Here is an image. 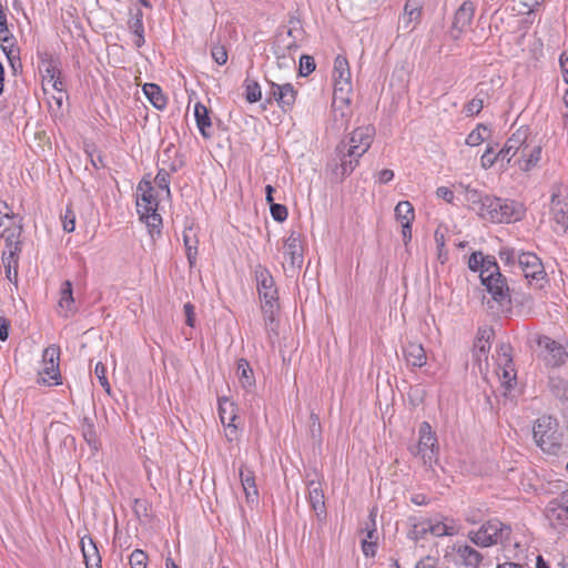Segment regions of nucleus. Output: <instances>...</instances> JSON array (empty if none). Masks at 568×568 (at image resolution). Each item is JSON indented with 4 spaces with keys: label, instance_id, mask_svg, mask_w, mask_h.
Masks as SVG:
<instances>
[{
    "label": "nucleus",
    "instance_id": "1",
    "mask_svg": "<svg viewBox=\"0 0 568 568\" xmlns=\"http://www.w3.org/2000/svg\"><path fill=\"white\" fill-rule=\"evenodd\" d=\"M374 136L375 128L365 125L356 128L347 140H342L327 164L333 173L341 178L348 176L358 165L359 159L369 150Z\"/></svg>",
    "mask_w": 568,
    "mask_h": 568
},
{
    "label": "nucleus",
    "instance_id": "2",
    "mask_svg": "<svg viewBox=\"0 0 568 568\" xmlns=\"http://www.w3.org/2000/svg\"><path fill=\"white\" fill-rule=\"evenodd\" d=\"M532 437L535 444L545 453L558 456L562 450L564 435L556 418L544 415L534 424Z\"/></svg>",
    "mask_w": 568,
    "mask_h": 568
},
{
    "label": "nucleus",
    "instance_id": "3",
    "mask_svg": "<svg viewBox=\"0 0 568 568\" xmlns=\"http://www.w3.org/2000/svg\"><path fill=\"white\" fill-rule=\"evenodd\" d=\"M485 201L479 216L491 223H513L524 216L523 205L514 200L490 195Z\"/></svg>",
    "mask_w": 568,
    "mask_h": 568
},
{
    "label": "nucleus",
    "instance_id": "4",
    "mask_svg": "<svg viewBox=\"0 0 568 568\" xmlns=\"http://www.w3.org/2000/svg\"><path fill=\"white\" fill-rule=\"evenodd\" d=\"M491 270L484 271L481 284L486 287L491 298L503 308L510 310L511 296L507 278L500 273L497 263H490Z\"/></svg>",
    "mask_w": 568,
    "mask_h": 568
},
{
    "label": "nucleus",
    "instance_id": "5",
    "mask_svg": "<svg viewBox=\"0 0 568 568\" xmlns=\"http://www.w3.org/2000/svg\"><path fill=\"white\" fill-rule=\"evenodd\" d=\"M550 215L554 231L558 234L568 230V186L556 182L550 187Z\"/></svg>",
    "mask_w": 568,
    "mask_h": 568
},
{
    "label": "nucleus",
    "instance_id": "6",
    "mask_svg": "<svg viewBox=\"0 0 568 568\" xmlns=\"http://www.w3.org/2000/svg\"><path fill=\"white\" fill-rule=\"evenodd\" d=\"M0 48L12 70L16 72L21 69L20 48L17 45L12 26L9 24L8 9L4 6H0Z\"/></svg>",
    "mask_w": 568,
    "mask_h": 568
},
{
    "label": "nucleus",
    "instance_id": "7",
    "mask_svg": "<svg viewBox=\"0 0 568 568\" xmlns=\"http://www.w3.org/2000/svg\"><path fill=\"white\" fill-rule=\"evenodd\" d=\"M21 233L22 217L13 211L0 221V236L6 241V246L11 257L21 250Z\"/></svg>",
    "mask_w": 568,
    "mask_h": 568
},
{
    "label": "nucleus",
    "instance_id": "8",
    "mask_svg": "<svg viewBox=\"0 0 568 568\" xmlns=\"http://www.w3.org/2000/svg\"><path fill=\"white\" fill-rule=\"evenodd\" d=\"M419 438L416 447V455L423 458L425 465L432 466L437 462L438 444L436 434L433 432L428 422H423L419 426Z\"/></svg>",
    "mask_w": 568,
    "mask_h": 568
},
{
    "label": "nucleus",
    "instance_id": "9",
    "mask_svg": "<svg viewBox=\"0 0 568 568\" xmlns=\"http://www.w3.org/2000/svg\"><path fill=\"white\" fill-rule=\"evenodd\" d=\"M60 347L52 344L43 349L42 363L43 368L40 375L43 377L39 381L48 385H61V373H60Z\"/></svg>",
    "mask_w": 568,
    "mask_h": 568
},
{
    "label": "nucleus",
    "instance_id": "10",
    "mask_svg": "<svg viewBox=\"0 0 568 568\" xmlns=\"http://www.w3.org/2000/svg\"><path fill=\"white\" fill-rule=\"evenodd\" d=\"M351 99L348 95L333 94L332 113L329 119V129L335 133L347 130L352 118Z\"/></svg>",
    "mask_w": 568,
    "mask_h": 568
},
{
    "label": "nucleus",
    "instance_id": "11",
    "mask_svg": "<svg viewBox=\"0 0 568 568\" xmlns=\"http://www.w3.org/2000/svg\"><path fill=\"white\" fill-rule=\"evenodd\" d=\"M525 278L529 284L535 282L536 286L542 287V282L546 281V271L540 257L534 252H524L518 264Z\"/></svg>",
    "mask_w": 568,
    "mask_h": 568
},
{
    "label": "nucleus",
    "instance_id": "12",
    "mask_svg": "<svg viewBox=\"0 0 568 568\" xmlns=\"http://www.w3.org/2000/svg\"><path fill=\"white\" fill-rule=\"evenodd\" d=\"M256 287L262 303L278 302V292L275 281L267 267L257 264L254 268Z\"/></svg>",
    "mask_w": 568,
    "mask_h": 568
},
{
    "label": "nucleus",
    "instance_id": "13",
    "mask_svg": "<svg viewBox=\"0 0 568 568\" xmlns=\"http://www.w3.org/2000/svg\"><path fill=\"white\" fill-rule=\"evenodd\" d=\"M283 252L286 265L295 271L301 268L304 262V250L302 245V235L296 231H291L284 241Z\"/></svg>",
    "mask_w": 568,
    "mask_h": 568
},
{
    "label": "nucleus",
    "instance_id": "14",
    "mask_svg": "<svg viewBox=\"0 0 568 568\" xmlns=\"http://www.w3.org/2000/svg\"><path fill=\"white\" fill-rule=\"evenodd\" d=\"M546 517L555 529L568 527V489L548 503Z\"/></svg>",
    "mask_w": 568,
    "mask_h": 568
},
{
    "label": "nucleus",
    "instance_id": "15",
    "mask_svg": "<svg viewBox=\"0 0 568 568\" xmlns=\"http://www.w3.org/2000/svg\"><path fill=\"white\" fill-rule=\"evenodd\" d=\"M334 95H348L352 91L351 70L348 61L343 55H337L333 68Z\"/></svg>",
    "mask_w": 568,
    "mask_h": 568
},
{
    "label": "nucleus",
    "instance_id": "16",
    "mask_svg": "<svg viewBox=\"0 0 568 568\" xmlns=\"http://www.w3.org/2000/svg\"><path fill=\"white\" fill-rule=\"evenodd\" d=\"M266 99L267 103L275 101L282 111L287 112L292 110L295 101L297 91L291 83L277 84L270 81V92Z\"/></svg>",
    "mask_w": 568,
    "mask_h": 568
},
{
    "label": "nucleus",
    "instance_id": "17",
    "mask_svg": "<svg viewBox=\"0 0 568 568\" xmlns=\"http://www.w3.org/2000/svg\"><path fill=\"white\" fill-rule=\"evenodd\" d=\"M529 135L528 128L520 126L507 139L504 146L498 151L501 162L509 163L511 159L526 145Z\"/></svg>",
    "mask_w": 568,
    "mask_h": 568
},
{
    "label": "nucleus",
    "instance_id": "18",
    "mask_svg": "<svg viewBox=\"0 0 568 568\" xmlns=\"http://www.w3.org/2000/svg\"><path fill=\"white\" fill-rule=\"evenodd\" d=\"M476 7L471 1H464L456 10L452 26V37L454 39H459L460 34L469 28Z\"/></svg>",
    "mask_w": 568,
    "mask_h": 568
},
{
    "label": "nucleus",
    "instance_id": "19",
    "mask_svg": "<svg viewBox=\"0 0 568 568\" xmlns=\"http://www.w3.org/2000/svg\"><path fill=\"white\" fill-rule=\"evenodd\" d=\"M396 221L402 225V236L407 245L412 240V223L415 220V210L409 201H400L394 210Z\"/></svg>",
    "mask_w": 568,
    "mask_h": 568
},
{
    "label": "nucleus",
    "instance_id": "20",
    "mask_svg": "<svg viewBox=\"0 0 568 568\" xmlns=\"http://www.w3.org/2000/svg\"><path fill=\"white\" fill-rule=\"evenodd\" d=\"M151 175L148 174L139 182L136 192L139 200L136 202L138 210H151L159 207V200L155 195L154 187L152 186Z\"/></svg>",
    "mask_w": 568,
    "mask_h": 568
},
{
    "label": "nucleus",
    "instance_id": "21",
    "mask_svg": "<svg viewBox=\"0 0 568 568\" xmlns=\"http://www.w3.org/2000/svg\"><path fill=\"white\" fill-rule=\"evenodd\" d=\"M539 345L545 347V361L547 365L557 367L566 362L568 353L558 342L545 336L539 339Z\"/></svg>",
    "mask_w": 568,
    "mask_h": 568
},
{
    "label": "nucleus",
    "instance_id": "22",
    "mask_svg": "<svg viewBox=\"0 0 568 568\" xmlns=\"http://www.w3.org/2000/svg\"><path fill=\"white\" fill-rule=\"evenodd\" d=\"M423 13V4L420 0H406L404 12L400 17V27L410 32L420 22Z\"/></svg>",
    "mask_w": 568,
    "mask_h": 568
},
{
    "label": "nucleus",
    "instance_id": "23",
    "mask_svg": "<svg viewBox=\"0 0 568 568\" xmlns=\"http://www.w3.org/2000/svg\"><path fill=\"white\" fill-rule=\"evenodd\" d=\"M278 311V302L274 303H262V313L265 324V329L268 336V339L272 344H274V339L277 338L278 332V321L276 318V314Z\"/></svg>",
    "mask_w": 568,
    "mask_h": 568
},
{
    "label": "nucleus",
    "instance_id": "24",
    "mask_svg": "<svg viewBox=\"0 0 568 568\" xmlns=\"http://www.w3.org/2000/svg\"><path fill=\"white\" fill-rule=\"evenodd\" d=\"M80 545L87 568H102L101 556L92 535H83Z\"/></svg>",
    "mask_w": 568,
    "mask_h": 568
},
{
    "label": "nucleus",
    "instance_id": "25",
    "mask_svg": "<svg viewBox=\"0 0 568 568\" xmlns=\"http://www.w3.org/2000/svg\"><path fill=\"white\" fill-rule=\"evenodd\" d=\"M494 335V332L489 327L479 328L474 342V356L477 362H481L483 359L487 362L488 353L490 349V338Z\"/></svg>",
    "mask_w": 568,
    "mask_h": 568
},
{
    "label": "nucleus",
    "instance_id": "26",
    "mask_svg": "<svg viewBox=\"0 0 568 568\" xmlns=\"http://www.w3.org/2000/svg\"><path fill=\"white\" fill-rule=\"evenodd\" d=\"M308 503L311 508L321 520L326 516L325 497L321 486V483L310 481L308 484Z\"/></svg>",
    "mask_w": 568,
    "mask_h": 568
},
{
    "label": "nucleus",
    "instance_id": "27",
    "mask_svg": "<svg viewBox=\"0 0 568 568\" xmlns=\"http://www.w3.org/2000/svg\"><path fill=\"white\" fill-rule=\"evenodd\" d=\"M403 353L407 365L413 368H420L426 364V352L419 343H407L403 348Z\"/></svg>",
    "mask_w": 568,
    "mask_h": 568
},
{
    "label": "nucleus",
    "instance_id": "28",
    "mask_svg": "<svg viewBox=\"0 0 568 568\" xmlns=\"http://www.w3.org/2000/svg\"><path fill=\"white\" fill-rule=\"evenodd\" d=\"M240 478L247 504H256L258 500V490L253 470L242 467L240 469Z\"/></svg>",
    "mask_w": 568,
    "mask_h": 568
},
{
    "label": "nucleus",
    "instance_id": "29",
    "mask_svg": "<svg viewBox=\"0 0 568 568\" xmlns=\"http://www.w3.org/2000/svg\"><path fill=\"white\" fill-rule=\"evenodd\" d=\"M194 118L196 126L204 139L212 136L211 128L212 122L210 118L209 109L201 102H196L194 105Z\"/></svg>",
    "mask_w": 568,
    "mask_h": 568
},
{
    "label": "nucleus",
    "instance_id": "30",
    "mask_svg": "<svg viewBox=\"0 0 568 568\" xmlns=\"http://www.w3.org/2000/svg\"><path fill=\"white\" fill-rule=\"evenodd\" d=\"M142 91L145 94L149 102L156 109V110H164L168 105V98L163 93L160 85L155 83H145L142 87Z\"/></svg>",
    "mask_w": 568,
    "mask_h": 568
},
{
    "label": "nucleus",
    "instance_id": "31",
    "mask_svg": "<svg viewBox=\"0 0 568 568\" xmlns=\"http://www.w3.org/2000/svg\"><path fill=\"white\" fill-rule=\"evenodd\" d=\"M236 376L241 386L251 392L255 386V377L250 363L245 358H240L236 366Z\"/></svg>",
    "mask_w": 568,
    "mask_h": 568
},
{
    "label": "nucleus",
    "instance_id": "32",
    "mask_svg": "<svg viewBox=\"0 0 568 568\" xmlns=\"http://www.w3.org/2000/svg\"><path fill=\"white\" fill-rule=\"evenodd\" d=\"M454 520L446 519L445 521L440 519H426L419 525H414L415 531L414 532H448V530H453Z\"/></svg>",
    "mask_w": 568,
    "mask_h": 568
},
{
    "label": "nucleus",
    "instance_id": "33",
    "mask_svg": "<svg viewBox=\"0 0 568 568\" xmlns=\"http://www.w3.org/2000/svg\"><path fill=\"white\" fill-rule=\"evenodd\" d=\"M140 219L146 224L149 233L152 237L161 234L162 217L158 213V209L141 210L139 209Z\"/></svg>",
    "mask_w": 568,
    "mask_h": 568
},
{
    "label": "nucleus",
    "instance_id": "34",
    "mask_svg": "<svg viewBox=\"0 0 568 568\" xmlns=\"http://www.w3.org/2000/svg\"><path fill=\"white\" fill-rule=\"evenodd\" d=\"M490 263H497L494 256H484L481 252H474L469 256L468 267L473 272H479V277L481 278L484 271L488 270V266H491ZM489 270L491 268L489 267Z\"/></svg>",
    "mask_w": 568,
    "mask_h": 568
},
{
    "label": "nucleus",
    "instance_id": "35",
    "mask_svg": "<svg viewBox=\"0 0 568 568\" xmlns=\"http://www.w3.org/2000/svg\"><path fill=\"white\" fill-rule=\"evenodd\" d=\"M460 186L464 189L467 202L471 205V207L479 215L481 212V209L484 207V203L486 204L485 199L489 197L490 194H484L480 191H478L477 189L471 187L470 185L460 184Z\"/></svg>",
    "mask_w": 568,
    "mask_h": 568
},
{
    "label": "nucleus",
    "instance_id": "36",
    "mask_svg": "<svg viewBox=\"0 0 568 568\" xmlns=\"http://www.w3.org/2000/svg\"><path fill=\"white\" fill-rule=\"evenodd\" d=\"M191 233V227L183 232V242L187 262L190 266L193 267L196 263L199 240L196 239L195 234Z\"/></svg>",
    "mask_w": 568,
    "mask_h": 568
},
{
    "label": "nucleus",
    "instance_id": "37",
    "mask_svg": "<svg viewBox=\"0 0 568 568\" xmlns=\"http://www.w3.org/2000/svg\"><path fill=\"white\" fill-rule=\"evenodd\" d=\"M42 73V84L45 87L50 82L58 79L61 75V69L59 68V63L52 59H45L42 62V68L40 69Z\"/></svg>",
    "mask_w": 568,
    "mask_h": 568
},
{
    "label": "nucleus",
    "instance_id": "38",
    "mask_svg": "<svg viewBox=\"0 0 568 568\" xmlns=\"http://www.w3.org/2000/svg\"><path fill=\"white\" fill-rule=\"evenodd\" d=\"M59 305L67 312H74L72 283L68 280L61 285Z\"/></svg>",
    "mask_w": 568,
    "mask_h": 568
},
{
    "label": "nucleus",
    "instance_id": "39",
    "mask_svg": "<svg viewBox=\"0 0 568 568\" xmlns=\"http://www.w3.org/2000/svg\"><path fill=\"white\" fill-rule=\"evenodd\" d=\"M549 388L556 398L568 404V382L560 377H550Z\"/></svg>",
    "mask_w": 568,
    "mask_h": 568
},
{
    "label": "nucleus",
    "instance_id": "40",
    "mask_svg": "<svg viewBox=\"0 0 568 568\" xmlns=\"http://www.w3.org/2000/svg\"><path fill=\"white\" fill-rule=\"evenodd\" d=\"M457 551L467 566L476 567L483 559L481 555L468 545H460Z\"/></svg>",
    "mask_w": 568,
    "mask_h": 568
},
{
    "label": "nucleus",
    "instance_id": "41",
    "mask_svg": "<svg viewBox=\"0 0 568 568\" xmlns=\"http://www.w3.org/2000/svg\"><path fill=\"white\" fill-rule=\"evenodd\" d=\"M541 152V146H535L527 156L524 155V159L518 161L519 169L525 172L532 170L540 161Z\"/></svg>",
    "mask_w": 568,
    "mask_h": 568
},
{
    "label": "nucleus",
    "instance_id": "42",
    "mask_svg": "<svg viewBox=\"0 0 568 568\" xmlns=\"http://www.w3.org/2000/svg\"><path fill=\"white\" fill-rule=\"evenodd\" d=\"M521 254H524V251L513 247H503L499 251V258L505 265L513 267L518 266Z\"/></svg>",
    "mask_w": 568,
    "mask_h": 568
},
{
    "label": "nucleus",
    "instance_id": "43",
    "mask_svg": "<svg viewBox=\"0 0 568 568\" xmlns=\"http://www.w3.org/2000/svg\"><path fill=\"white\" fill-rule=\"evenodd\" d=\"M489 132V129L484 123H478L477 126L467 135L466 144L469 146L480 145L485 140V133Z\"/></svg>",
    "mask_w": 568,
    "mask_h": 568
},
{
    "label": "nucleus",
    "instance_id": "44",
    "mask_svg": "<svg viewBox=\"0 0 568 568\" xmlns=\"http://www.w3.org/2000/svg\"><path fill=\"white\" fill-rule=\"evenodd\" d=\"M245 99L250 103L258 102L262 99V90L260 84L254 81L246 79L244 81Z\"/></svg>",
    "mask_w": 568,
    "mask_h": 568
},
{
    "label": "nucleus",
    "instance_id": "45",
    "mask_svg": "<svg viewBox=\"0 0 568 568\" xmlns=\"http://www.w3.org/2000/svg\"><path fill=\"white\" fill-rule=\"evenodd\" d=\"M128 24L132 33L144 32L143 12L141 9L135 8L130 10V20Z\"/></svg>",
    "mask_w": 568,
    "mask_h": 568
},
{
    "label": "nucleus",
    "instance_id": "46",
    "mask_svg": "<svg viewBox=\"0 0 568 568\" xmlns=\"http://www.w3.org/2000/svg\"><path fill=\"white\" fill-rule=\"evenodd\" d=\"M505 530H510V527L501 523L498 518H493L481 524L476 532H504Z\"/></svg>",
    "mask_w": 568,
    "mask_h": 568
},
{
    "label": "nucleus",
    "instance_id": "47",
    "mask_svg": "<svg viewBox=\"0 0 568 568\" xmlns=\"http://www.w3.org/2000/svg\"><path fill=\"white\" fill-rule=\"evenodd\" d=\"M501 386L505 390H511L516 385L517 374L515 368L497 371Z\"/></svg>",
    "mask_w": 568,
    "mask_h": 568
},
{
    "label": "nucleus",
    "instance_id": "48",
    "mask_svg": "<svg viewBox=\"0 0 568 568\" xmlns=\"http://www.w3.org/2000/svg\"><path fill=\"white\" fill-rule=\"evenodd\" d=\"M219 415L222 424H226L229 422V417L232 415H236L234 403L230 402L226 398L219 400Z\"/></svg>",
    "mask_w": 568,
    "mask_h": 568
},
{
    "label": "nucleus",
    "instance_id": "49",
    "mask_svg": "<svg viewBox=\"0 0 568 568\" xmlns=\"http://www.w3.org/2000/svg\"><path fill=\"white\" fill-rule=\"evenodd\" d=\"M497 162H501V158L498 156V152L495 153V150L491 145H487V149L480 159L481 166L484 169H489Z\"/></svg>",
    "mask_w": 568,
    "mask_h": 568
},
{
    "label": "nucleus",
    "instance_id": "50",
    "mask_svg": "<svg viewBox=\"0 0 568 568\" xmlns=\"http://www.w3.org/2000/svg\"><path fill=\"white\" fill-rule=\"evenodd\" d=\"M367 538L362 540V550L366 557H374L377 550L378 535H367Z\"/></svg>",
    "mask_w": 568,
    "mask_h": 568
},
{
    "label": "nucleus",
    "instance_id": "51",
    "mask_svg": "<svg viewBox=\"0 0 568 568\" xmlns=\"http://www.w3.org/2000/svg\"><path fill=\"white\" fill-rule=\"evenodd\" d=\"M484 108V100L475 97L464 105V113L466 116H474L480 113Z\"/></svg>",
    "mask_w": 568,
    "mask_h": 568
},
{
    "label": "nucleus",
    "instance_id": "52",
    "mask_svg": "<svg viewBox=\"0 0 568 568\" xmlns=\"http://www.w3.org/2000/svg\"><path fill=\"white\" fill-rule=\"evenodd\" d=\"M513 348L509 344L501 343L496 349V364L499 366L500 364H505V362H509L510 357H513Z\"/></svg>",
    "mask_w": 568,
    "mask_h": 568
},
{
    "label": "nucleus",
    "instance_id": "53",
    "mask_svg": "<svg viewBox=\"0 0 568 568\" xmlns=\"http://www.w3.org/2000/svg\"><path fill=\"white\" fill-rule=\"evenodd\" d=\"M170 173L164 169H159L158 173L154 178V182L156 186L168 193L170 195Z\"/></svg>",
    "mask_w": 568,
    "mask_h": 568
},
{
    "label": "nucleus",
    "instance_id": "54",
    "mask_svg": "<svg viewBox=\"0 0 568 568\" xmlns=\"http://www.w3.org/2000/svg\"><path fill=\"white\" fill-rule=\"evenodd\" d=\"M94 375L99 379V383L103 387V389L108 394H110L111 393V385H110V383H109V381L106 378V368H105V366L101 362H98L95 364Z\"/></svg>",
    "mask_w": 568,
    "mask_h": 568
},
{
    "label": "nucleus",
    "instance_id": "55",
    "mask_svg": "<svg viewBox=\"0 0 568 568\" xmlns=\"http://www.w3.org/2000/svg\"><path fill=\"white\" fill-rule=\"evenodd\" d=\"M501 535H473L471 541L479 547H489L496 545Z\"/></svg>",
    "mask_w": 568,
    "mask_h": 568
},
{
    "label": "nucleus",
    "instance_id": "56",
    "mask_svg": "<svg viewBox=\"0 0 568 568\" xmlns=\"http://www.w3.org/2000/svg\"><path fill=\"white\" fill-rule=\"evenodd\" d=\"M315 61L312 55L303 54L300 58V74L302 77L310 75L315 70Z\"/></svg>",
    "mask_w": 568,
    "mask_h": 568
},
{
    "label": "nucleus",
    "instance_id": "57",
    "mask_svg": "<svg viewBox=\"0 0 568 568\" xmlns=\"http://www.w3.org/2000/svg\"><path fill=\"white\" fill-rule=\"evenodd\" d=\"M434 237L438 250V260L440 261L442 264H444L448 257V253L447 251H445V235L439 230H436Z\"/></svg>",
    "mask_w": 568,
    "mask_h": 568
},
{
    "label": "nucleus",
    "instance_id": "58",
    "mask_svg": "<svg viewBox=\"0 0 568 568\" xmlns=\"http://www.w3.org/2000/svg\"><path fill=\"white\" fill-rule=\"evenodd\" d=\"M237 418V415H232L229 417V422L226 424H223L225 428V438L227 442H234L239 438V429L235 425V419Z\"/></svg>",
    "mask_w": 568,
    "mask_h": 568
},
{
    "label": "nucleus",
    "instance_id": "59",
    "mask_svg": "<svg viewBox=\"0 0 568 568\" xmlns=\"http://www.w3.org/2000/svg\"><path fill=\"white\" fill-rule=\"evenodd\" d=\"M146 560H148L146 554L140 549H135L130 555L129 561H130L131 568H146Z\"/></svg>",
    "mask_w": 568,
    "mask_h": 568
},
{
    "label": "nucleus",
    "instance_id": "60",
    "mask_svg": "<svg viewBox=\"0 0 568 568\" xmlns=\"http://www.w3.org/2000/svg\"><path fill=\"white\" fill-rule=\"evenodd\" d=\"M62 227L65 232L71 233L75 230V213L71 207H67L62 215Z\"/></svg>",
    "mask_w": 568,
    "mask_h": 568
},
{
    "label": "nucleus",
    "instance_id": "61",
    "mask_svg": "<svg viewBox=\"0 0 568 568\" xmlns=\"http://www.w3.org/2000/svg\"><path fill=\"white\" fill-rule=\"evenodd\" d=\"M270 211H271L272 217L276 222H284L287 219L288 211H287V207L283 204L272 203V204H270Z\"/></svg>",
    "mask_w": 568,
    "mask_h": 568
},
{
    "label": "nucleus",
    "instance_id": "62",
    "mask_svg": "<svg viewBox=\"0 0 568 568\" xmlns=\"http://www.w3.org/2000/svg\"><path fill=\"white\" fill-rule=\"evenodd\" d=\"M212 59L219 64L224 65L227 62V51L225 47L215 44L211 49Z\"/></svg>",
    "mask_w": 568,
    "mask_h": 568
},
{
    "label": "nucleus",
    "instance_id": "63",
    "mask_svg": "<svg viewBox=\"0 0 568 568\" xmlns=\"http://www.w3.org/2000/svg\"><path fill=\"white\" fill-rule=\"evenodd\" d=\"M183 311H184V314H185V322L186 324L190 326V327H194V323H195V308H194V305L191 304L190 302L189 303H185L184 306H183Z\"/></svg>",
    "mask_w": 568,
    "mask_h": 568
},
{
    "label": "nucleus",
    "instance_id": "64",
    "mask_svg": "<svg viewBox=\"0 0 568 568\" xmlns=\"http://www.w3.org/2000/svg\"><path fill=\"white\" fill-rule=\"evenodd\" d=\"M559 65L564 81L568 84V55L561 53L559 57Z\"/></svg>",
    "mask_w": 568,
    "mask_h": 568
}]
</instances>
